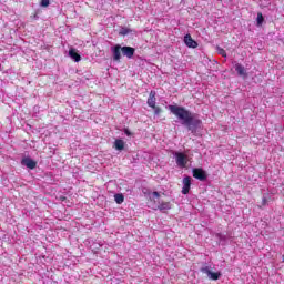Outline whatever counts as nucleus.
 I'll list each match as a JSON object with an SVG mask.
<instances>
[{
    "mask_svg": "<svg viewBox=\"0 0 284 284\" xmlns=\"http://www.w3.org/2000/svg\"><path fill=\"white\" fill-rule=\"evenodd\" d=\"M169 110L190 132L194 133L201 128L202 121L199 119V115L190 112L187 109L179 105H169Z\"/></svg>",
    "mask_w": 284,
    "mask_h": 284,
    "instance_id": "nucleus-1",
    "label": "nucleus"
},
{
    "mask_svg": "<svg viewBox=\"0 0 284 284\" xmlns=\"http://www.w3.org/2000/svg\"><path fill=\"white\" fill-rule=\"evenodd\" d=\"M201 272H202L203 274H206L207 277L210 278V281H219V280L221 278V272L214 273V272H212V271L210 270V266H204V267H202V268H201Z\"/></svg>",
    "mask_w": 284,
    "mask_h": 284,
    "instance_id": "nucleus-2",
    "label": "nucleus"
},
{
    "mask_svg": "<svg viewBox=\"0 0 284 284\" xmlns=\"http://www.w3.org/2000/svg\"><path fill=\"white\" fill-rule=\"evenodd\" d=\"M176 165L179 168H185L187 165V155L181 152H175L174 153Z\"/></svg>",
    "mask_w": 284,
    "mask_h": 284,
    "instance_id": "nucleus-3",
    "label": "nucleus"
},
{
    "mask_svg": "<svg viewBox=\"0 0 284 284\" xmlns=\"http://www.w3.org/2000/svg\"><path fill=\"white\" fill-rule=\"evenodd\" d=\"M182 184H183L182 194H190V187L192 186V178L185 176L182 180Z\"/></svg>",
    "mask_w": 284,
    "mask_h": 284,
    "instance_id": "nucleus-4",
    "label": "nucleus"
},
{
    "mask_svg": "<svg viewBox=\"0 0 284 284\" xmlns=\"http://www.w3.org/2000/svg\"><path fill=\"white\" fill-rule=\"evenodd\" d=\"M193 176L197 181H205L207 179V173L203 169H193Z\"/></svg>",
    "mask_w": 284,
    "mask_h": 284,
    "instance_id": "nucleus-5",
    "label": "nucleus"
},
{
    "mask_svg": "<svg viewBox=\"0 0 284 284\" xmlns=\"http://www.w3.org/2000/svg\"><path fill=\"white\" fill-rule=\"evenodd\" d=\"M149 108L156 106V91H151L146 100Z\"/></svg>",
    "mask_w": 284,
    "mask_h": 284,
    "instance_id": "nucleus-6",
    "label": "nucleus"
},
{
    "mask_svg": "<svg viewBox=\"0 0 284 284\" xmlns=\"http://www.w3.org/2000/svg\"><path fill=\"white\" fill-rule=\"evenodd\" d=\"M184 43L187 45V48H199V43L192 39V36L186 34L184 37Z\"/></svg>",
    "mask_w": 284,
    "mask_h": 284,
    "instance_id": "nucleus-7",
    "label": "nucleus"
},
{
    "mask_svg": "<svg viewBox=\"0 0 284 284\" xmlns=\"http://www.w3.org/2000/svg\"><path fill=\"white\" fill-rule=\"evenodd\" d=\"M235 72H237L240 77L247 79V71H245V67H243V64L235 63Z\"/></svg>",
    "mask_w": 284,
    "mask_h": 284,
    "instance_id": "nucleus-8",
    "label": "nucleus"
},
{
    "mask_svg": "<svg viewBox=\"0 0 284 284\" xmlns=\"http://www.w3.org/2000/svg\"><path fill=\"white\" fill-rule=\"evenodd\" d=\"M122 49L120 44H116L114 48H112V52H113V59L115 61H121V52H122Z\"/></svg>",
    "mask_w": 284,
    "mask_h": 284,
    "instance_id": "nucleus-9",
    "label": "nucleus"
},
{
    "mask_svg": "<svg viewBox=\"0 0 284 284\" xmlns=\"http://www.w3.org/2000/svg\"><path fill=\"white\" fill-rule=\"evenodd\" d=\"M122 54L128 57V59H132L134 57V48L132 47H122Z\"/></svg>",
    "mask_w": 284,
    "mask_h": 284,
    "instance_id": "nucleus-10",
    "label": "nucleus"
},
{
    "mask_svg": "<svg viewBox=\"0 0 284 284\" xmlns=\"http://www.w3.org/2000/svg\"><path fill=\"white\" fill-rule=\"evenodd\" d=\"M22 165H26L29 170H34V168H37V162L30 158H26L22 160Z\"/></svg>",
    "mask_w": 284,
    "mask_h": 284,
    "instance_id": "nucleus-11",
    "label": "nucleus"
},
{
    "mask_svg": "<svg viewBox=\"0 0 284 284\" xmlns=\"http://www.w3.org/2000/svg\"><path fill=\"white\" fill-rule=\"evenodd\" d=\"M69 57L72 58L75 63H79V61H81V55L77 53V49H70Z\"/></svg>",
    "mask_w": 284,
    "mask_h": 284,
    "instance_id": "nucleus-12",
    "label": "nucleus"
},
{
    "mask_svg": "<svg viewBox=\"0 0 284 284\" xmlns=\"http://www.w3.org/2000/svg\"><path fill=\"white\" fill-rule=\"evenodd\" d=\"M158 209H159L161 212H165V210H171V209H172V204H170V202H161V203L158 205Z\"/></svg>",
    "mask_w": 284,
    "mask_h": 284,
    "instance_id": "nucleus-13",
    "label": "nucleus"
},
{
    "mask_svg": "<svg viewBox=\"0 0 284 284\" xmlns=\"http://www.w3.org/2000/svg\"><path fill=\"white\" fill-rule=\"evenodd\" d=\"M114 148L115 150H119V151L124 150L125 142L123 140H115Z\"/></svg>",
    "mask_w": 284,
    "mask_h": 284,
    "instance_id": "nucleus-14",
    "label": "nucleus"
},
{
    "mask_svg": "<svg viewBox=\"0 0 284 284\" xmlns=\"http://www.w3.org/2000/svg\"><path fill=\"white\" fill-rule=\"evenodd\" d=\"M114 201H115V203H118V205H121V203H123V201H125V196H123V194H121V193H116L114 195Z\"/></svg>",
    "mask_w": 284,
    "mask_h": 284,
    "instance_id": "nucleus-15",
    "label": "nucleus"
},
{
    "mask_svg": "<svg viewBox=\"0 0 284 284\" xmlns=\"http://www.w3.org/2000/svg\"><path fill=\"white\" fill-rule=\"evenodd\" d=\"M119 34H121V37H125L128 34H132V29L123 27V28L120 29Z\"/></svg>",
    "mask_w": 284,
    "mask_h": 284,
    "instance_id": "nucleus-16",
    "label": "nucleus"
},
{
    "mask_svg": "<svg viewBox=\"0 0 284 284\" xmlns=\"http://www.w3.org/2000/svg\"><path fill=\"white\" fill-rule=\"evenodd\" d=\"M263 21H265L263 13H257V26H263Z\"/></svg>",
    "mask_w": 284,
    "mask_h": 284,
    "instance_id": "nucleus-17",
    "label": "nucleus"
},
{
    "mask_svg": "<svg viewBox=\"0 0 284 284\" xmlns=\"http://www.w3.org/2000/svg\"><path fill=\"white\" fill-rule=\"evenodd\" d=\"M152 110H154L155 116H159V114H161V112H162L161 108L156 106V105L154 108H152Z\"/></svg>",
    "mask_w": 284,
    "mask_h": 284,
    "instance_id": "nucleus-18",
    "label": "nucleus"
},
{
    "mask_svg": "<svg viewBox=\"0 0 284 284\" xmlns=\"http://www.w3.org/2000/svg\"><path fill=\"white\" fill-rule=\"evenodd\" d=\"M40 6H41L42 8H48V6H50V0H41Z\"/></svg>",
    "mask_w": 284,
    "mask_h": 284,
    "instance_id": "nucleus-19",
    "label": "nucleus"
},
{
    "mask_svg": "<svg viewBox=\"0 0 284 284\" xmlns=\"http://www.w3.org/2000/svg\"><path fill=\"white\" fill-rule=\"evenodd\" d=\"M217 52L219 54H221V57H227V53L225 52L224 49L217 48Z\"/></svg>",
    "mask_w": 284,
    "mask_h": 284,
    "instance_id": "nucleus-20",
    "label": "nucleus"
},
{
    "mask_svg": "<svg viewBox=\"0 0 284 284\" xmlns=\"http://www.w3.org/2000/svg\"><path fill=\"white\" fill-rule=\"evenodd\" d=\"M124 133L126 134V136H132V133L128 129L124 130Z\"/></svg>",
    "mask_w": 284,
    "mask_h": 284,
    "instance_id": "nucleus-21",
    "label": "nucleus"
},
{
    "mask_svg": "<svg viewBox=\"0 0 284 284\" xmlns=\"http://www.w3.org/2000/svg\"><path fill=\"white\" fill-rule=\"evenodd\" d=\"M153 196H155L156 199H159V196H160L159 192H153Z\"/></svg>",
    "mask_w": 284,
    "mask_h": 284,
    "instance_id": "nucleus-22",
    "label": "nucleus"
}]
</instances>
